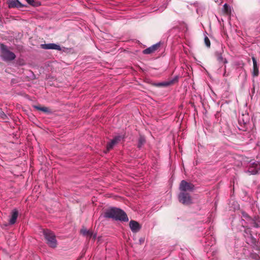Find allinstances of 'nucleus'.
I'll return each mask as SVG.
<instances>
[{"mask_svg":"<svg viewBox=\"0 0 260 260\" xmlns=\"http://www.w3.org/2000/svg\"><path fill=\"white\" fill-rule=\"evenodd\" d=\"M204 42H205V44L207 47H210V41L207 37H205V38L204 39Z\"/></svg>","mask_w":260,"mask_h":260,"instance_id":"22","label":"nucleus"},{"mask_svg":"<svg viewBox=\"0 0 260 260\" xmlns=\"http://www.w3.org/2000/svg\"><path fill=\"white\" fill-rule=\"evenodd\" d=\"M0 118L3 120H6L8 119V116L3 111L0 112Z\"/></svg>","mask_w":260,"mask_h":260,"instance_id":"20","label":"nucleus"},{"mask_svg":"<svg viewBox=\"0 0 260 260\" xmlns=\"http://www.w3.org/2000/svg\"><path fill=\"white\" fill-rule=\"evenodd\" d=\"M104 217L124 222L128 220L127 216L124 211L115 207L106 209L104 212Z\"/></svg>","mask_w":260,"mask_h":260,"instance_id":"1","label":"nucleus"},{"mask_svg":"<svg viewBox=\"0 0 260 260\" xmlns=\"http://www.w3.org/2000/svg\"><path fill=\"white\" fill-rule=\"evenodd\" d=\"M1 57L3 60L6 61H12L16 58L15 54L12 51H10L7 47L2 44L1 45Z\"/></svg>","mask_w":260,"mask_h":260,"instance_id":"3","label":"nucleus"},{"mask_svg":"<svg viewBox=\"0 0 260 260\" xmlns=\"http://www.w3.org/2000/svg\"><path fill=\"white\" fill-rule=\"evenodd\" d=\"M81 233L84 236H87L90 238L92 236V233L91 231L86 230V229L81 230Z\"/></svg>","mask_w":260,"mask_h":260,"instance_id":"16","label":"nucleus"},{"mask_svg":"<svg viewBox=\"0 0 260 260\" xmlns=\"http://www.w3.org/2000/svg\"><path fill=\"white\" fill-rule=\"evenodd\" d=\"M145 140L144 138L141 137L139 139V143L138 145V147L139 148H141V146L145 143Z\"/></svg>","mask_w":260,"mask_h":260,"instance_id":"19","label":"nucleus"},{"mask_svg":"<svg viewBox=\"0 0 260 260\" xmlns=\"http://www.w3.org/2000/svg\"><path fill=\"white\" fill-rule=\"evenodd\" d=\"M122 139V137L118 136L114 138L112 140L116 144Z\"/></svg>","mask_w":260,"mask_h":260,"instance_id":"21","label":"nucleus"},{"mask_svg":"<svg viewBox=\"0 0 260 260\" xmlns=\"http://www.w3.org/2000/svg\"><path fill=\"white\" fill-rule=\"evenodd\" d=\"M217 59L219 62H222L224 63H227V61L225 59L223 58L222 56V54L220 53H216Z\"/></svg>","mask_w":260,"mask_h":260,"instance_id":"15","label":"nucleus"},{"mask_svg":"<svg viewBox=\"0 0 260 260\" xmlns=\"http://www.w3.org/2000/svg\"><path fill=\"white\" fill-rule=\"evenodd\" d=\"M26 1L28 4H29L30 5H31L32 6L37 7L39 5V3L38 2H36L34 0H26Z\"/></svg>","mask_w":260,"mask_h":260,"instance_id":"18","label":"nucleus"},{"mask_svg":"<svg viewBox=\"0 0 260 260\" xmlns=\"http://www.w3.org/2000/svg\"><path fill=\"white\" fill-rule=\"evenodd\" d=\"M224 11L226 13H228L230 11V8L226 4H225L223 6Z\"/></svg>","mask_w":260,"mask_h":260,"instance_id":"23","label":"nucleus"},{"mask_svg":"<svg viewBox=\"0 0 260 260\" xmlns=\"http://www.w3.org/2000/svg\"><path fill=\"white\" fill-rule=\"evenodd\" d=\"M160 47V43H156L151 47L144 49L143 51V53L144 54H149L154 53Z\"/></svg>","mask_w":260,"mask_h":260,"instance_id":"9","label":"nucleus"},{"mask_svg":"<svg viewBox=\"0 0 260 260\" xmlns=\"http://www.w3.org/2000/svg\"><path fill=\"white\" fill-rule=\"evenodd\" d=\"M11 83H16V82H15V79H12V80H11Z\"/></svg>","mask_w":260,"mask_h":260,"instance_id":"24","label":"nucleus"},{"mask_svg":"<svg viewBox=\"0 0 260 260\" xmlns=\"http://www.w3.org/2000/svg\"><path fill=\"white\" fill-rule=\"evenodd\" d=\"M9 8H21L24 7L18 0H8L7 2Z\"/></svg>","mask_w":260,"mask_h":260,"instance_id":"7","label":"nucleus"},{"mask_svg":"<svg viewBox=\"0 0 260 260\" xmlns=\"http://www.w3.org/2000/svg\"><path fill=\"white\" fill-rule=\"evenodd\" d=\"M115 144H116L112 140H111V141L110 142L108 143L107 144L106 152L109 151L111 149H112Z\"/></svg>","mask_w":260,"mask_h":260,"instance_id":"17","label":"nucleus"},{"mask_svg":"<svg viewBox=\"0 0 260 260\" xmlns=\"http://www.w3.org/2000/svg\"><path fill=\"white\" fill-rule=\"evenodd\" d=\"M129 227L133 233H137L141 229V225L136 221L131 220L129 223Z\"/></svg>","mask_w":260,"mask_h":260,"instance_id":"10","label":"nucleus"},{"mask_svg":"<svg viewBox=\"0 0 260 260\" xmlns=\"http://www.w3.org/2000/svg\"><path fill=\"white\" fill-rule=\"evenodd\" d=\"M194 189V185L185 180H182L179 185L180 192H192Z\"/></svg>","mask_w":260,"mask_h":260,"instance_id":"5","label":"nucleus"},{"mask_svg":"<svg viewBox=\"0 0 260 260\" xmlns=\"http://www.w3.org/2000/svg\"><path fill=\"white\" fill-rule=\"evenodd\" d=\"M43 234L46 240V244L50 247L55 248L57 247V242L54 232L48 229H44Z\"/></svg>","mask_w":260,"mask_h":260,"instance_id":"2","label":"nucleus"},{"mask_svg":"<svg viewBox=\"0 0 260 260\" xmlns=\"http://www.w3.org/2000/svg\"><path fill=\"white\" fill-rule=\"evenodd\" d=\"M225 75H226V73H225H225H224V75H224V76H225Z\"/></svg>","mask_w":260,"mask_h":260,"instance_id":"25","label":"nucleus"},{"mask_svg":"<svg viewBox=\"0 0 260 260\" xmlns=\"http://www.w3.org/2000/svg\"><path fill=\"white\" fill-rule=\"evenodd\" d=\"M41 47L42 49H54L59 51L61 50V49L59 45L54 43L42 44L41 45Z\"/></svg>","mask_w":260,"mask_h":260,"instance_id":"8","label":"nucleus"},{"mask_svg":"<svg viewBox=\"0 0 260 260\" xmlns=\"http://www.w3.org/2000/svg\"><path fill=\"white\" fill-rule=\"evenodd\" d=\"M252 60L253 62L252 75L253 77H256L259 75L258 68L256 60L254 56L252 57Z\"/></svg>","mask_w":260,"mask_h":260,"instance_id":"11","label":"nucleus"},{"mask_svg":"<svg viewBox=\"0 0 260 260\" xmlns=\"http://www.w3.org/2000/svg\"><path fill=\"white\" fill-rule=\"evenodd\" d=\"M179 201L184 205H189L192 203V198L189 192H180L178 194Z\"/></svg>","mask_w":260,"mask_h":260,"instance_id":"4","label":"nucleus"},{"mask_svg":"<svg viewBox=\"0 0 260 260\" xmlns=\"http://www.w3.org/2000/svg\"><path fill=\"white\" fill-rule=\"evenodd\" d=\"M177 81H178V77H176L174 79H173L170 81L165 82L161 83V85L165 86H167L172 85L174 83H175L176 82H177Z\"/></svg>","mask_w":260,"mask_h":260,"instance_id":"14","label":"nucleus"},{"mask_svg":"<svg viewBox=\"0 0 260 260\" xmlns=\"http://www.w3.org/2000/svg\"><path fill=\"white\" fill-rule=\"evenodd\" d=\"M33 107L37 110L41 111L46 113H51V110L46 107H41L40 105H34L33 106Z\"/></svg>","mask_w":260,"mask_h":260,"instance_id":"13","label":"nucleus"},{"mask_svg":"<svg viewBox=\"0 0 260 260\" xmlns=\"http://www.w3.org/2000/svg\"><path fill=\"white\" fill-rule=\"evenodd\" d=\"M260 170V163L257 161L250 162L248 166L247 172L250 175H254Z\"/></svg>","mask_w":260,"mask_h":260,"instance_id":"6","label":"nucleus"},{"mask_svg":"<svg viewBox=\"0 0 260 260\" xmlns=\"http://www.w3.org/2000/svg\"><path fill=\"white\" fill-rule=\"evenodd\" d=\"M18 211L16 209H13L11 212V217L9 221V223L10 224H14L16 222V219L18 217Z\"/></svg>","mask_w":260,"mask_h":260,"instance_id":"12","label":"nucleus"},{"mask_svg":"<svg viewBox=\"0 0 260 260\" xmlns=\"http://www.w3.org/2000/svg\"><path fill=\"white\" fill-rule=\"evenodd\" d=\"M255 227H257V224H255Z\"/></svg>","mask_w":260,"mask_h":260,"instance_id":"26","label":"nucleus"}]
</instances>
